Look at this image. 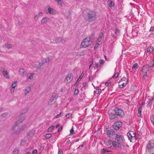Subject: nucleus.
Segmentation results:
<instances>
[{"label":"nucleus","mask_w":154,"mask_h":154,"mask_svg":"<svg viewBox=\"0 0 154 154\" xmlns=\"http://www.w3.org/2000/svg\"><path fill=\"white\" fill-rule=\"evenodd\" d=\"M79 92V90L77 88H75V91L74 92V95H77L78 94Z\"/></svg>","instance_id":"obj_38"},{"label":"nucleus","mask_w":154,"mask_h":154,"mask_svg":"<svg viewBox=\"0 0 154 154\" xmlns=\"http://www.w3.org/2000/svg\"><path fill=\"white\" fill-rule=\"evenodd\" d=\"M100 44L99 43H98L97 42V43L95 45L94 47V49H96L98 47L99 45H100Z\"/></svg>","instance_id":"obj_50"},{"label":"nucleus","mask_w":154,"mask_h":154,"mask_svg":"<svg viewBox=\"0 0 154 154\" xmlns=\"http://www.w3.org/2000/svg\"><path fill=\"white\" fill-rule=\"evenodd\" d=\"M106 134L110 137H112L115 134L114 130L110 128H106Z\"/></svg>","instance_id":"obj_6"},{"label":"nucleus","mask_w":154,"mask_h":154,"mask_svg":"<svg viewBox=\"0 0 154 154\" xmlns=\"http://www.w3.org/2000/svg\"><path fill=\"white\" fill-rule=\"evenodd\" d=\"M149 32L154 31V26H152L149 30Z\"/></svg>","instance_id":"obj_54"},{"label":"nucleus","mask_w":154,"mask_h":154,"mask_svg":"<svg viewBox=\"0 0 154 154\" xmlns=\"http://www.w3.org/2000/svg\"><path fill=\"white\" fill-rule=\"evenodd\" d=\"M7 113H3L2 114V117H5L6 116H7Z\"/></svg>","instance_id":"obj_60"},{"label":"nucleus","mask_w":154,"mask_h":154,"mask_svg":"<svg viewBox=\"0 0 154 154\" xmlns=\"http://www.w3.org/2000/svg\"><path fill=\"white\" fill-rule=\"evenodd\" d=\"M51 98L48 101V103L50 105L54 103L58 97V94L55 93H51Z\"/></svg>","instance_id":"obj_3"},{"label":"nucleus","mask_w":154,"mask_h":154,"mask_svg":"<svg viewBox=\"0 0 154 154\" xmlns=\"http://www.w3.org/2000/svg\"><path fill=\"white\" fill-rule=\"evenodd\" d=\"M86 13L88 20L89 22L95 21L97 19V14L96 12L89 9H86L84 11Z\"/></svg>","instance_id":"obj_1"},{"label":"nucleus","mask_w":154,"mask_h":154,"mask_svg":"<svg viewBox=\"0 0 154 154\" xmlns=\"http://www.w3.org/2000/svg\"><path fill=\"white\" fill-rule=\"evenodd\" d=\"M74 130L73 128H72L70 131V133L72 134H74Z\"/></svg>","instance_id":"obj_62"},{"label":"nucleus","mask_w":154,"mask_h":154,"mask_svg":"<svg viewBox=\"0 0 154 154\" xmlns=\"http://www.w3.org/2000/svg\"><path fill=\"white\" fill-rule=\"evenodd\" d=\"M95 77V75H92L91 76H89L88 78L89 79L88 81H90L91 82H92Z\"/></svg>","instance_id":"obj_29"},{"label":"nucleus","mask_w":154,"mask_h":154,"mask_svg":"<svg viewBox=\"0 0 154 154\" xmlns=\"http://www.w3.org/2000/svg\"><path fill=\"white\" fill-rule=\"evenodd\" d=\"M150 65L149 66V68L154 67V58L150 62Z\"/></svg>","instance_id":"obj_34"},{"label":"nucleus","mask_w":154,"mask_h":154,"mask_svg":"<svg viewBox=\"0 0 154 154\" xmlns=\"http://www.w3.org/2000/svg\"><path fill=\"white\" fill-rule=\"evenodd\" d=\"M73 76L72 73L69 74L66 76L65 80V82L66 83L70 82L73 79Z\"/></svg>","instance_id":"obj_9"},{"label":"nucleus","mask_w":154,"mask_h":154,"mask_svg":"<svg viewBox=\"0 0 154 154\" xmlns=\"http://www.w3.org/2000/svg\"><path fill=\"white\" fill-rule=\"evenodd\" d=\"M100 63V64H103L104 63V61L103 60H100L99 61Z\"/></svg>","instance_id":"obj_59"},{"label":"nucleus","mask_w":154,"mask_h":154,"mask_svg":"<svg viewBox=\"0 0 154 154\" xmlns=\"http://www.w3.org/2000/svg\"><path fill=\"white\" fill-rule=\"evenodd\" d=\"M152 141H149L146 146V151H149L154 147V143Z\"/></svg>","instance_id":"obj_11"},{"label":"nucleus","mask_w":154,"mask_h":154,"mask_svg":"<svg viewBox=\"0 0 154 154\" xmlns=\"http://www.w3.org/2000/svg\"><path fill=\"white\" fill-rule=\"evenodd\" d=\"M26 143V141L25 139H23L22 140L21 143H20V145L21 146H23Z\"/></svg>","instance_id":"obj_36"},{"label":"nucleus","mask_w":154,"mask_h":154,"mask_svg":"<svg viewBox=\"0 0 154 154\" xmlns=\"http://www.w3.org/2000/svg\"><path fill=\"white\" fill-rule=\"evenodd\" d=\"M149 68V65H146L143 66L142 68V72H147Z\"/></svg>","instance_id":"obj_18"},{"label":"nucleus","mask_w":154,"mask_h":154,"mask_svg":"<svg viewBox=\"0 0 154 154\" xmlns=\"http://www.w3.org/2000/svg\"><path fill=\"white\" fill-rule=\"evenodd\" d=\"M84 146L83 144H82L79 146L77 148V149L79 150L80 149L81 147H82Z\"/></svg>","instance_id":"obj_61"},{"label":"nucleus","mask_w":154,"mask_h":154,"mask_svg":"<svg viewBox=\"0 0 154 154\" xmlns=\"http://www.w3.org/2000/svg\"><path fill=\"white\" fill-rule=\"evenodd\" d=\"M127 135L129 140L131 142L132 141V140H134L136 139L135 134L133 131H129L127 134Z\"/></svg>","instance_id":"obj_5"},{"label":"nucleus","mask_w":154,"mask_h":154,"mask_svg":"<svg viewBox=\"0 0 154 154\" xmlns=\"http://www.w3.org/2000/svg\"><path fill=\"white\" fill-rule=\"evenodd\" d=\"M109 117L110 119H113L117 117V115L114 113H109Z\"/></svg>","instance_id":"obj_22"},{"label":"nucleus","mask_w":154,"mask_h":154,"mask_svg":"<svg viewBox=\"0 0 154 154\" xmlns=\"http://www.w3.org/2000/svg\"><path fill=\"white\" fill-rule=\"evenodd\" d=\"M14 154H18L19 153L18 149L17 148H15L13 151Z\"/></svg>","instance_id":"obj_44"},{"label":"nucleus","mask_w":154,"mask_h":154,"mask_svg":"<svg viewBox=\"0 0 154 154\" xmlns=\"http://www.w3.org/2000/svg\"><path fill=\"white\" fill-rule=\"evenodd\" d=\"M108 151L107 149H102L101 150V153H104L105 152H108Z\"/></svg>","instance_id":"obj_39"},{"label":"nucleus","mask_w":154,"mask_h":154,"mask_svg":"<svg viewBox=\"0 0 154 154\" xmlns=\"http://www.w3.org/2000/svg\"><path fill=\"white\" fill-rule=\"evenodd\" d=\"M52 59V58H50V57H48L47 58L45 59V62L48 63Z\"/></svg>","instance_id":"obj_40"},{"label":"nucleus","mask_w":154,"mask_h":154,"mask_svg":"<svg viewBox=\"0 0 154 154\" xmlns=\"http://www.w3.org/2000/svg\"><path fill=\"white\" fill-rule=\"evenodd\" d=\"M118 75L119 73L118 72H117L114 74V75L112 76V78L116 79L117 78Z\"/></svg>","instance_id":"obj_41"},{"label":"nucleus","mask_w":154,"mask_h":154,"mask_svg":"<svg viewBox=\"0 0 154 154\" xmlns=\"http://www.w3.org/2000/svg\"><path fill=\"white\" fill-rule=\"evenodd\" d=\"M138 67V65L137 63H135L132 66V69H136Z\"/></svg>","instance_id":"obj_31"},{"label":"nucleus","mask_w":154,"mask_h":154,"mask_svg":"<svg viewBox=\"0 0 154 154\" xmlns=\"http://www.w3.org/2000/svg\"><path fill=\"white\" fill-rule=\"evenodd\" d=\"M20 74L22 76H26V70L23 69H20L19 70Z\"/></svg>","instance_id":"obj_16"},{"label":"nucleus","mask_w":154,"mask_h":154,"mask_svg":"<svg viewBox=\"0 0 154 154\" xmlns=\"http://www.w3.org/2000/svg\"><path fill=\"white\" fill-rule=\"evenodd\" d=\"M2 69H3L2 74L3 75L7 78L9 79V76L7 70L4 68H2Z\"/></svg>","instance_id":"obj_15"},{"label":"nucleus","mask_w":154,"mask_h":154,"mask_svg":"<svg viewBox=\"0 0 154 154\" xmlns=\"http://www.w3.org/2000/svg\"><path fill=\"white\" fill-rule=\"evenodd\" d=\"M58 154H63V153L62 152V151H60V150H59L58 151Z\"/></svg>","instance_id":"obj_64"},{"label":"nucleus","mask_w":154,"mask_h":154,"mask_svg":"<svg viewBox=\"0 0 154 154\" xmlns=\"http://www.w3.org/2000/svg\"><path fill=\"white\" fill-rule=\"evenodd\" d=\"M108 143L112 145L116 148H119L120 147V143L116 141H112L111 140H109L108 141Z\"/></svg>","instance_id":"obj_8"},{"label":"nucleus","mask_w":154,"mask_h":154,"mask_svg":"<svg viewBox=\"0 0 154 154\" xmlns=\"http://www.w3.org/2000/svg\"><path fill=\"white\" fill-rule=\"evenodd\" d=\"M17 86V81H15L14 83H12L11 86V91L12 93V89L14 88Z\"/></svg>","instance_id":"obj_25"},{"label":"nucleus","mask_w":154,"mask_h":154,"mask_svg":"<svg viewBox=\"0 0 154 154\" xmlns=\"http://www.w3.org/2000/svg\"><path fill=\"white\" fill-rule=\"evenodd\" d=\"M54 126H51L50 127H49L48 129V131L49 132H52L53 130L54 129Z\"/></svg>","instance_id":"obj_37"},{"label":"nucleus","mask_w":154,"mask_h":154,"mask_svg":"<svg viewBox=\"0 0 154 154\" xmlns=\"http://www.w3.org/2000/svg\"><path fill=\"white\" fill-rule=\"evenodd\" d=\"M40 14H42V13L41 12H40L38 14L35 15V17H34V20L35 21H37V20L38 19V17L40 16Z\"/></svg>","instance_id":"obj_33"},{"label":"nucleus","mask_w":154,"mask_h":154,"mask_svg":"<svg viewBox=\"0 0 154 154\" xmlns=\"http://www.w3.org/2000/svg\"><path fill=\"white\" fill-rule=\"evenodd\" d=\"M142 72L143 73V77H145V76H147V72Z\"/></svg>","instance_id":"obj_52"},{"label":"nucleus","mask_w":154,"mask_h":154,"mask_svg":"<svg viewBox=\"0 0 154 154\" xmlns=\"http://www.w3.org/2000/svg\"><path fill=\"white\" fill-rule=\"evenodd\" d=\"M48 12L50 14L54 15L56 14L55 10H54L53 8L50 7H49L48 9Z\"/></svg>","instance_id":"obj_14"},{"label":"nucleus","mask_w":154,"mask_h":154,"mask_svg":"<svg viewBox=\"0 0 154 154\" xmlns=\"http://www.w3.org/2000/svg\"><path fill=\"white\" fill-rule=\"evenodd\" d=\"M44 149V146H42L40 147V150L41 151H43Z\"/></svg>","instance_id":"obj_56"},{"label":"nucleus","mask_w":154,"mask_h":154,"mask_svg":"<svg viewBox=\"0 0 154 154\" xmlns=\"http://www.w3.org/2000/svg\"><path fill=\"white\" fill-rule=\"evenodd\" d=\"M35 131L33 129L29 131L27 134V137L28 139H30L34 135Z\"/></svg>","instance_id":"obj_12"},{"label":"nucleus","mask_w":154,"mask_h":154,"mask_svg":"<svg viewBox=\"0 0 154 154\" xmlns=\"http://www.w3.org/2000/svg\"><path fill=\"white\" fill-rule=\"evenodd\" d=\"M31 88L30 86H27L26 87L24 91V95L25 96L26 95L31 91Z\"/></svg>","instance_id":"obj_19"},{"label":"nucleus","mask_w":154,"mask_h":154,"mask_svg":"<svg viewBox=\"0 0 154 154\" xmlns=\"http://www.w3.org/2000/svg\"><path fill=\"white\" fill-rule=\"evenodd\" d=\"M88 86V85L86 82H85L83 83V87H86Z\"/></svg>","instance_id":"obj_63"},{"label":"nucleus","mask_w":154,"mask_h":154,"mask_svg":"<svg viewBox=\"0 0 154 154\" xmlns=\"http://www.w3.org/2000/svg\"><path fill=\"white\" fill-rule=\"evenodd\" d=\"M126 80H127L126 78L124 77L122 78L120 81H125Z\"/></svg>","instance_id":"obj_53"},{"label":"nucleus","mask_w":154,"mask_h":154,"mask_svg":"<svg viewBox=\"0 0 154 154\" xmlns=\"http://www.w3.org/2000/svg\"><path fill=\"white\" fill-rule=\"evenodd\" d=\"M103 38H98L97 42L99 43L100 44H101L102 42Z\"/></svg>","instance_id":"obj_45"},{"label":"nucleus","mask_w":154,"mask_h":154,"mask_svg":"<svg viewBox=\"0 0 154 154\" xmlns=\"http://www.w3.org/2000/svg\"><path fill=\"white\" fill-rule=\"evenodd\" d=\"M107 4L108 6L111 8L114 7V3L111 0H108L107 2Z\"/></svg>","instance_id":"obj_17"},{"label":"nucleus","mask_w":154,"mask_h":154,"mask_svg":"<svg viewBox=\"0 0 154 154\" xmlns=\"http://www.w3.org/2000/svg\"><path fill=\"white\" fill-rule=\"evenodd\" d=\"M153 101L151 100V99L150 100L149 102L147 104V106L148 107L150 106L152 104Z\"/></svg>","instance_id":"obj_42"},{"label":"nucleus","mask_w":154,"mask_h":154,"mask_svg":"<svg viewBox=\"0 0 154 154\" xmlns=\"http://www.w3.org/2000/svg\"><path fill=\"white\" fill-rule=\"evenodd\" d=\"M3 47L4 48H7L8 49H11L12 48V45L8 43H6L3 45Z\"/></svg>","instance_id":"obj_23"},{"label":"nucleus","mask_w":154,"mask_h":154,"mask_svg":"<svg viewBox=\"0 0 154 154\" xmlns=\"http://www.w3.org/2000/svg\"><path fill=\"white\" fill-rule=\"evenodd\" d=\"M103 36V33L102 32L100 33L98 36V38H102V37Z\"/></svg>","instance_id":"obj_49"},{"label":"nucleus","mask_w":154,"mask_h":154,"mask_svg":"<svg viewBox=\"0 0 154 154\" xmlns=\"http://www.w3.org/2000/svg\"><path fill=\"white\" fill-rule=\"evenodd\" d=\"M34 75V74H26V76L27 78L28 79H31L33 77V75Z\"/></svg>","instance_id":"obj_27"},{"label":"nucleus","mask_w":154,"mask_h":154,"mask_svg":"<svg viewBox=\"0 0 154 154\" xmlns=\"http://www.w3.org/2000/svg\"><path fill=\"white\" fill-rule=\"evenodd\" d=\"M126 83H125V82H124L122 84V86H120V88H123L124 87H125L126 85Z\"/></svg>","instance_id":"obj_51"},{"label":"nucleus","mask_w":154,"mask_h":154,"mask_svg":"<svg viewBox=\"0 0 154 154\" xmlns=\"http://www.w3.org/2000/svg\"><path fill=\"white\" fill-rule=\"evenodd\" d=\"M51 136V134L48 133L46 134L45 136V138L46 139H49Z\"/></svg>","instance_id":"obj_35"},{"label":"nucleus","mask_w":154,"mask_h":154,"mask_svg":"<svg viewBox=\"0 0 154 154\" xmlns=\"http://www.w3.org/2000/svg\"><path fill=\"white\" fill-rule=\"evenodd\" d=\"M150 120L152 123L154 125V116H152L151 117Z\"/></svg>","instance_id":"obj_46"},{"label":"nucleus","mask_w":154,"mask_h":154,"mask_svg":"<svg viewBox=\"0 0 154 154\" xmlns=\"http://www.w3.org/2000/svg\"><path fill=\"white\" fill-rule=\"evenodd\" d=\"M122 125V122L120 121H118L114 123L113 125V128L116 130H118Z\"/></svg>","instance_id":"obj_7"},{"label":"nucleus","mask_w":154,"mask_h":154,"mask_svg":"<svg viewBox=\"0 0 154 154\" xmlns=\"http://www.w3.org/2000/svg\"><path fill=\"white\" fill-rule=\"evenodd\" d=\"M55 42L57 43H59L60 42H65V40L63 38H62L60 37H57L55 39Z\"/></svg>","instance_id":"obj_13"},{"label":"nucleus","mask_w":154,"mask_h":154,"mask_svg":"<svg viewBox=\"0 0 154 154\" xmlns=\"http://www.w3.org/2000/svg\"><path fill=\"white\" fill-rule=\"evenodd\" d=\"M141 112L140 111H138V116L140 117H142L141 114Z\"/></svg>","instance_id":"obj_57"},{"label":"nucleus","mask_w":154,"mask_h":154,"mask_svg":"<svg viewBox=\"0 0 154 154\" xmlns=\"http://www.w3.org/2000/svg\"><path fill=\"white\" fill-rule=\"evenodd\" d=\"M101 91V90L100 88L96 89V90L94 91V93H95L97 94H98Z\"/></svg>","instance_id":"obj_30"},{"label":"nucleus","mask_w":154,"mask_h":154,"mask_svg":"<svg viewBox=\"0 0 154 154\" xmlns=\"http://www.w3.org/2000/svg\"><path fill=\"white\" fill-rule=\"evenodd\" d=\"M123 137L122 135L116 134V136L115 137V140L116 141L121 143L123 142Z\"/></svg>","instance_id":"obj_10"},{"label":"nucleus","mask_w":154,"mask_h":154,"mask_svg":"<svg viewBox=\"0 0 154 154\" xmlns=\"http://www.w3.org/2000/svg\"><path fill=\"white\" fill-rule=\"evenodd\" d=\"M61 112H60L59 114H58L56 116H55L54 118L57 119V118L60 117L61 116Z\"/></svg>","instance_id":"obj_48"},{"label":"nucleus","mask_w":154,"mask_h":154,"mask_svg":"<svg viewBox=\"0 0 154 154\" xmlns=\"http://www.w3.org/2000/svg\"><path fill=\"white\" fill-rule=\"evenodd\" d=\"M49 20V18L48 17H45L43 18L41 20V23L42 24H45Z\"/></svg>","instance_id":"obj_21"},{"label":"nucleus","mask_w":154,"mask_h":154,"mask_svg":"<svg viewBox=\"0 0 154 154\" xmlns=\"http://www.w3.org/2000/svg\"><path fill=\"white\" fill-rule=\"evenodd\" d=\"M116 36L114 35H112V37L114 38H116V36L119 35L120 33V31L118 28H116L114 30Z\"/></svg>","instance_id":"obj_20"},{"label":"nucleus","mask_w":154,"mask_h":154,"mask_svg":"<svg viewBox=\"0 0 154 154\" xmlns=\"http://www.w3.org/2000/svg\"><path fill=\"white\" fill-rule=\"evenodd\" d=\"M92 43L91 38L90 37L86 38L81 42L80 47L81 48H86L90 45Z\"/></svg>","instance_id":"obj_2"},{"label":"nucleus","mask_w":154,"mask_h":154,"mask_svg":"<svg viewBox=\"0 0 154 154\" xmlns=\"http://www.w3.org/2000/svg\"><path fill=\"white\" fill-rule=\"evenodd\" d=\"M112 84V82L111 81H109V82H107L105 83V85L106 86H109L111 85Z\"/></svg>","instance_id":"obj_43"},{"label":"nucleus","mask_w":154,"mask_h":154,"mask_svg":"<svg viewBox=\"0 0 154 154\" xmlns=\"http://www.w3.org/2000/svg\"><path fill=\"white\" fill-rule=\"evenodd\" d=\"M55 1L57 2L59 5L61 6H62L64 4V3L63 0H55Z\"/></svg>","instance_id":"obj_26"},{"label":"nucleus","mask_w":154,"mask_h":154,"mask_svg":"<svg viewBox=\"0 0 154 154\" xmlns=\"http://www.w3.org/2000/svg\"><path fill=\"white\" fill-rule=\"evenodd\" d=\"M26 125H23L22 127L21 128H20L18 130L16 131H15V133L17 134L22 131L25 128H26Z\"/></svg>","instance_id":"obj_24"},{"label":"nucleus","mask_w":154,"mask_h":154,"mask_svg":"<svg viewBox=\"0 0 154 154\" xmlns=\"http://www.w3.org/2000/svg\"><path fill=\"white\" fill-rule=\"evenodd\" d=\"M114 111L117 116H118L121 118H123L124 117L125 112L121 109L116 107L114 109Z\"/></svg>","instance_id":"obj_4"},{"label":"nucleus","mask_w":154,"mask_h":154,"mask_svg":"<svg viewBox=\"0 0 154 154\" xmlns=\"http://www.w3.org/2000/svg\"><path fill=\"white\" fill-rule=\"evenodd\" d=\"M37 153V151L36 149L33 150L32 152L33 154H36Z\"/></svg>","instance_id":"obj_58"},{"label":"nucleus","mask_w":154,"mask_h":154,"mask_svg":"<svg viewBox=\"0 0 154 154\" xmlns=\"http://www.w3.org/2000/svg\"><path fill=\"white\" fill-rule=\"evenodd\" d=\"M84 75V73H83V72L81 74V75L79 76V78H78V80H80L83 77Z\"/></svg>","instance_id":"obj_47"},{"label":"nucleus","mask_w":154,"mask_h":154,"mask_svg":"<svg viewBox=\"0 0 154 154\" xmlns=\"http://www.w3.org/2000/svg\"><path fill=\"white\" fill-rule=\"evenodd\" d=\"M98 66V63H96L95 64V66L94 67V69H96Z\"/></svg>","instance_id":"obj_55"},{"label":"nucleus","mask_w":154,"mask_h":154,"mask_svg":"<svg viewBox=\"0 0 154 154\" xmlns=\"http://www.w3.org/2000/svg\"><path fill=\"white\" fill-rule=\"evenodd\" d=\"M24 119V118L23 117L22 118H21L18 120L16 123V126H17L18 124H19V123H21L22 122Z\"/></svg>","instance_id":"obj_32"},{"label":"nucleus","mask_w":154,"mask_h":154,"mask_svg":"<svg viewBox=\"0 0 154 154\" xmlns=\"http://www.w3.org/2000/svg\"><path fill=\"white\" fill-rule=\"evenodd\" d=\"M153 50V47L150 46L147 49V52H148L151 53Z\"/></svg>","instance_id":"obj_28"}]
</instances>
